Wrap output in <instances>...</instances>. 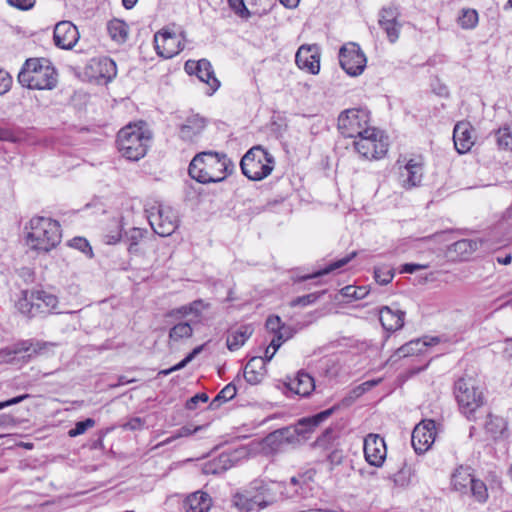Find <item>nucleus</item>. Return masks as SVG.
Here are the masks:
<instances>
[{"instance_id":"f257e3e1","label":"nucleus","mask_w":512,"mask_h":512,"mask_svg":"<svg viewBox=\"0 0 512 512\" xmlns=\"http://www.w3.org/2000/svg\"><path fill=\"white\" fill-rule=\"evenodd\" d=\"M275 483L255 479L236 489L231 495V506L238 512H260L278 500Z\"/></svg>"},{"instance_id":"f03ea898","label":"nucleus","mask_w":512,"mask_h":512,"mask_svg":"<svg viewBox=\"0 0 512 512\" xmlns=\"http://www.w3.org/2000/svg\"><path fill=\"white\" fill-rule=\"evenodd\" d=\"M153 134L144 121L129 123L117 134V147L126 160H140L145 157Z\"/></svg>"},{"instance_id":"7ed1b4c3","label":"nucleus","mask_w":512,"mask_h":512,"mask_svg":"<svg viewBox=\"0 0 512 512\" xmlns=\"http://www.w3.org/2000/svg\"><path fill=\"white\" fill-rule=\"evenodd\" d=\"M18 81L29 89L52 90L57 85V73L49 60L30 58L19 72Z\"/></svg>"},{"instance_id":"20e7f679","label":"nucleus","mask_w":512,"mask_h":512,"mask_svg":"<svg viewBox=\"0 0 512 512\" xmlns=\"http://www.w3.org/2000/svg\"><path fill=\"white\" fill-rule=\"evenodd\" d=\"M61 241L60 225L57 221L45 217L30 220L27 244L34 250L48 252Z\"/></svg>"},{"instance_id":"39448f33","label":"nucleus","mask_w":512,"mask_h":512,"mask_svg":"<svg viewBox=\"0 0 512 512\" xmlns=\"http://www.w3.org/2000/svg\"><path fill=\"white\" fill-rule=\"evenodd\" d=\"M57 305L58 298L43 290H22L15 302L17 310L30 318L54 313Z\"/></svg>"},{"instance_id":"423d86ee","label":"nucleus","mask_w":512,"mask_h":512,"mask_svg":"<svg viewBox=\"0 0 512 512\" xmlns=\"http://www.w3.org/2000/svg\"><path fill=\"white\" fill-rule=\"evenodd\" d=\"M454 394L460 411L472 419L474 413L484 404L483 391L478 381L471 375L465 374L454 385Z\"/></svg>"},{"instance_id":"0eeeda50","label":"nucleus","mask_w":512,"mask_h":512,"mask_svg":"<svg viewBox=\"0 0 512 512\" xmlns=\"http://www.w3.org/2000/svg\"><path fill=\"white\" fill-rule=\"evenodd\" d=\"M351 144L354 151L370 160H380L388 151L387 137L383 131L372 126L367 129V134L358 135Z\"/></svg>"},{"instance_id":"6e6552de","label":"nucleus","mask_w":512,"mask_h":512,"mask_svg":"<svg viewBox=\"0 0 512 512\" xmlns=\"http://www.w3.org/2000/svg\"><path fill=\"white\" fill-rule=\"evenodd\" d=\"M370 113L365 109H347L338 117V130L345 138H356L367 134L370 127Z\"/></svg>"},{"instance_id":"1a4fd4ad","label":"nucleus","mask_w":512,"mask_h":512,"mask_svg":"<svg viewBox=\"0 0 512 512\" xmlns=\"http://www.w3.org/2000/svg\"><path fill=\"white\" fill-rule=\"evenodd\" d=\"M188 173L199 183L223 181L232 172L233 162H189Z\"/></svg>"},{"instance_id":"9d476101","label":"nucleus","mask_w":512,"mask_h":512,"mask_svg":"<svg viewBox=\"0 0 512 512\" xmlns=\"http://www.w3.org/2000/svg\"><path fill=\"white\" fill-rule=\"evenodd\" d=\"M339 62L347 74L358 76L364 71L367 60L358 44L347 43L340 48Z\"/></svg>"},{"instance_id":"9b49d317","label":"nucleus","mask_w":512,"mask_h":512,"mask_svg":"<svg viewBox=\"0 0 512 512\" xmlns=\"http://www.w3.org/2000/svg\"><path fill=\"white\" fill-rule=\"evenodd\" d=\"M185 38L183 33L177 34L169 28H164L154 35L157 54L169 59L183 50Z\"/></svg>"},{"instance_id":"f8f14e48","label":"nucleus","mask_w":512,"mask_h":512,"mask_svg":"<svg viewBox=\"0 0 512 512\" xmlns=\"http://www.w3.org/2000/svg\"><path fill=\"white\" fill-rule=\"evenodd\" d=\"M149 222L154 232L159 236H170L178 227V216L171 207H158L156 214H151Z\"/></svg>"},{"instance_id":"ddd939ff","label":"nucleus","mask_w":512,"mask_h":512,"mask_svg":"<svg viewBox=\"0 0 512 512\" xmlns=\"http://www.w3.org/2000/svg\"><path fill=\"white\" fill-rule=\"evenodd\" d=\"M185 71L190 75L195 74L201 82L205 83L208 86L207 94L209 95H212L220 87V82L215 77L212 65L206 59L186 61Z\"/></svg>"},{"instance_id":"4468645a","label":"nucleus","mask_w":512,"mask_h":512,"mask_svg":"<svg viewBox=\"0 0 512 512\" xmlns=\"http://www.w3.org/2000/svg\"><path fill=\"white\" fill-rule=\"evenodd\" d=\"M436 436L435 422L433 420H423L417 424L411 436L412 446L416 453L426 452L434 443Z\"/></svg>"},{"instance_id":"2eb2a0df","label":"nucleus","mask_w":512,"mask_h":512,"mask_svg":"<svg viewBox=\"0 0 512 512\" xmlns=\"http://www.w3.org/2000/svg\"><path fill=\"white\" fill-rule=\"evenodd\" d=\"M386 444L377 434H369L364 439V455L366 461L373 466L380 467L386 458Z\"/></svg>"},{"instance_id":"dca6fc26","label":"nucleus","mask_w":512,"mask_h":512,"mask_svg":"<svg viewBox=\"0 0 512 512\" xmlns=\"http://www.w3.org/2000/svg\"><path fill=\"white\" fill-rule=\"evenodd\" d=\"M54 43L61 49H72L79 39L76 26L70 21H61L55 25Z\"/></svg>"},{"instance_id":"f3484780","label":"nucleus","mask_w":512,"mask_h":512,"mask_svg":"<svg viewBox=\"0 0 512 512\" xmlns=\"http://www.w3.org/2000/svg\"><path fill=\"white\" fill-rule=\"evenodd\" d=\"M295 61L300 69L317 74L320 70L319 47L315 44L302 45L296 53Z\"/></svg>"},{"instance_id":"a211bd4d","label":"nucleus","mask_w":512,"mask_h":512,"mask_svg":"<svg viewBox=\"0 0 512 512\" xmlns=\"http://www.w3.org/2000/svg\"><path fill=\"white\" fill-rule=\"evenodd\" d=\"M337 405L321 411L320 413L300 419L295 425H293L296 432H298V437L300 441H305L309 438V435L315 430V428L328 417H330L334 411L337 409Z\"/></svg>"},{"instance_id":"6ab92c4d","label":"nucleus","mask_w":512,"mask_h":512,"mask_svg":"<svg viewBox=\"0 0 512 512\" xmlns=\"http://www.w3.org/2000/svg\"><path fill=\"white\" fill-rule=\"evenodd\" d=\"M473 129L469 122H458L453 131L454 145L459 154L468 152L474 144Z\"/></svg>"},{"instance_id":"aec40b11","label":"nucleus","mask_w":512,"mask_h":512,"mask_svg":"<svg viewBox=\"0 0 512 512\" xmlns=\"http://www.w3.org/2000/svg\"><path fill=\"white\" fill-rule=\"evenodd\" d=\"M423 168L421 162H406L399 168V180L403 187L412 188L417 186L422 179Z\"/></svg>"},{"instance_id":"412c9836","label":"nucleus","mask_w":512,"mask_h":512,"mask_svg":"<svg viewBox=\"0 0 512 512\" xmlns=\"http://www.w3.org/2000/svg\"><path fill=\"white\" fill-rule=\"evenodd\" d=\"M405 312L399 309H392L383 306L379 311V320L383 328L387 331H397L404 325Z\"/></svg>"},{"instance_id":"4be33fe9","label":"nucleus","mask_w":512,"mask_h":512,"mask_svg":"<svg viewBox=\"0 0 512 512\" xmlns=\"http://www.w3.org/2000/svg\"><path fill=\"white\" fill-rule=\"evenodd\" d=\"M266 374V365L263 357H252L244 368V378L251 385L259 384Z\"/></svg>"},{"instance_id":"5701e85b","label":"nucleus","mask_w":512,"mask_h":512,"mask_svg":"<svg viewBox=\"0 0 512 512\" xmlns=\"http://www.w3.org/2000/svg\"><path fill=\"white\" fill-rule=\"evenodd\" d=\"M273 162H239L243 174L250 180L260 181L271 174Z\"/></svg>"},{"instance_id":"b1692460","label":"nucleus","mask_w":512,"mask_h":512,"mask_svg":"<svg viewBox=\"0 0 512 512\" xmlns=\"http://www.w3.org/2000/svg\"><path fill=\"white\" fill-rule=\"evenodd\" d=\"M185 512H208L212 506V499L208 493L196 491L184 501Z\"/></svg>"},{"instance_id":"393cba45","label":"nucleus","mask_w":512,"mask_h":512,"mask_svg":"<svg viewBox=\"0 0 512 512\" xmlns=\"http://www.w3.org/2000/svg\"><path fill=\"white\" fill-rule=\"evenodd\" d=\"M206 127V119L193 115L186 119L185 123L180 127V137L185 141H191Z\"/></svg>"},{"instance_id":"a878e982","label":"nucleus","mask_w":512,"mask_h":512,"mask_svg":"<svg viewBox=\"0 0 512 512\" xmlns=\"http://www.w3.org/2000/svg\"><path fill=\"white\" fill-rule=\"evenodd\" d=\"M288 388L300 396H308L315 389L314 379L306 372H298Z\"/></svg>"},{"instance_id":"bb28decb","label":"nucleus","mask_w":512,"mask_h":512,"mask_svg":"<svg viewBox=\"0 0 512 512\" xmlns=\"http://www.w3.org/2000/svg\"><path fill=\"white\" fill-rule=\"evenodd\" d=\"M474 478L467 467H459L452 474L451 483L456 491L466 492Z\"/></svg>"},{"instance_id":"cd10ccee","label":"nucleus","mask_w":512,"mask_h":512,"mask_svg":"<svg viewBox=\"0 0 512 512\" xmlns=\"http://www.w3.org/2000/svg\"><path fill=\"white\" fill-rule=\"evenodd\" d=\"M193 335V328L189 322H178L169 330V346L183 339H189Z\"/></svg>"},{"instance_id":"c85d7f7f","label":"nucleus","mask_w":512,"mask_h":512,"mask_svg":"<svg viewBox=\"0 0 512 512\" xmlns=\"http://www.w3.org/2000/svg\"><path fill=\"white\" fill-rule=\"evenodd\" d=\"M431 344L432 342H427L421 339L412 340L401 346L396 351V354L399 357H408L416 354H422L427 350V347L430 346Z\"/></svg>"},{"instance_id":"c756f323","label":"nucleus","mask_w":512,"mask_h":512,"mask_svg":"<svg viewBox=\"0 0 512 512\" xmlns=\"http://www.w3.org/2000/svg\"><path fill=\"white\" fill-rule=\"evenodd\" d=\"M356 256H357V252L353 251L349 255H347L346 257L332 262L331 264H329L324 269L316 271V272H314V273H312L310 275H305V276L301 277V280L304 281V280H308V279H312V278H317V277L329 274L330 272H333L334 270L342 268L343 266L348 264Z\"/></svg>"},{"instance_id":"7c9ffc66","label":"nucleus","mask_w":512,"mask_h":512,"mask_svg":"<svg viewBox=\"0 0 512 512\" xmlns=\"http://www.w3.org/2000/svg\"><path fill=\"white\" fill-rule=\"evenodd\" d=\"M495 138L499 149L512 152V123L498 129Z\"/></svg>"},{"instance_id":"2f4dec72","label":"nucleus","mask_w":512,"mask_h":512,"mask_svg":"<svg viewBox=\"0 0 512 512\" xmlns=\"http://www.w3.org/2000/svg\"><path fill=\"white\" fill-rule=\"evenodd\" d=\"M237 393V388L233 383L227 384L210 403L211 409H217L222 403L232 400Z\"/></svg>"},{"instance_id":"473e14b6","label":"nucleus","mask_w":512,"mask_h":512,"mask_svg":"<svg viewBox=\"0 0 512 512\" xmlns=\"http://www.w3.org/2000/svg\"><path fill=\"white\" fill-rule=\"evenodd\" d=\"M108 32L112 39L116 41H125L127 38V26L126 24L118 19H114L108 23Z\"/></svg>"},{"instance_id":"72a5a7b5","label":"nucleus","mask_w":512,"mask_h":512,"mask_svg":"<svg viewBox=\"0 0 512 512\" xmlns=\"http://www.w3.org/2000/svg\"><path fill=\"white\" fill-rule=\"evenodd\" d=\"M481 241L462 239L451 245V249L460 255H469L478 249Z\"/></svg>"},{"instance_id":"f704fd0d","label":"nucleus","mask_w":512,"mask_h":512,"mask_svg":"<svg viewBox=\"0 0 512 512\" xmlns=\"http://www.w3.org/2000/svg\"><path fill=\"white\" fill-rule=\"evenodd\" d=\"M459 25L464 29H472L478 23V13L474 9H463L458 18Z\"/></svg>"},{"instance_id":"c9c22d12","label":"nucleus","mask_w":512,"mask_h":512,"mask_svg":"<svg viewBox=\"0 0 512 512\" xmlns=\"http://www.w3.org/2000/svg\"><path fill=\"white\" fill-rule=\"evenodd\" d=\"M472 496L480 503H483L488 498V491L485 483L481 480L474 479L468 488Z\"/></svg>"},{"instance_id":"e433bc0d","label":"nucleus","mask_w":512,"mask_h":512,"mask_svg":"<svg viewBox=\"0 0 512 512\" xmlns=\"http://www.w3.org/2000/svg\"><path fill=\"white\" fill-rule=\"evenodd\" d=\"M374 277L380 285H387L394 277V270L389 266H379L374 270Z\"/></svg>"},{"instance_id":"4c0bfd02","label":"nucleus","mask_w":512,"mask_h":512,"mask_svg":"<svg viewBox=\"0 0 512 512\" xmlns=\"http://www.w3.org/2000/svg\"><path fill=\"white\" fill-rule=\"evenodd\" d=\"M277 431L279 433L275 434L273 437H282L284 438V441L286 444H299L301 443L299 437H298V432H296V430L294 429L293 426H287V427H283L281 429H277Z\"/></svg>"},{"instance_id":"58836bf2","label":"nucleus","mask_w":512,"mask_h":512,"mask_svg":"<svg viewBox=\"0 0 512 512\" xmlns=\"http://www.w3.org/2000/svg\"><path fill=\"white\" fill-rule=\"evenodd\" d=\"M273 160L270 154L260 145L249 149L241 160Z\"/></svg>"},{"instance_id":"ea45409f","label":"nucleus","mask_w":512,"mask_h":512,"mask_svg":"<svg viewBox=\"0 0 512 512\" xmlns=\"http://www.w3.org/2000/svg\"><path fill=\"white\" fill-rule=\"evenodd\" d=\"M203 349V346H198L194 348L183 360H181L178 364L174 365L173 367L162 370L160 374L163 375H169L170 373L174 371H178L180 369H183L188 363H190Z\"/></svg>"},{"instance_id":"a19ab883","label":"nucleus","mask_w":512,"mask_h":512,"mask_svg":"<svg viewBox=\"0 0 512 512\" xmlns=\"http://www.w3.org/2000/svg\"><path fill=\"white\" fill-rule=\"evenodd\" d=\"M203 349V346H198L194 348L183 360H181L178 364L174 365L173 367L162 370L160 374L163 375H169L170 373L174 371H178L180 369H183L188 363H190Z\"/></svg>"},{"instance_id":"79ce46f5","label":"nucleus","mask_w":512,"mask_h":512,"mask_svg":"<svg viewBox=\"0 0 512 512\" xmlns=\"http://www.w3.org/2000/svg\"><path fill=\"white\" fill-rule=\"evenodd\" d=\"M379 25L386 32L387 37L391 43L397 41L401 28V25L398 21L389 22V20H387L386 22L379 23Z\"/></svg>"},{"instance_id":"37998d69","label":"nucleus","mask_w":512,"mask_h":512,"mask_svg":"<svg viewBox=\"0 0 512 512\" xmlns=\"http://www.w3.org/2000/svg\"><path fill=\"white\" fill-rule=\"evenodd\" d=\"M325 292L322 291V292H315V293H310V294H307V295H303V296H300V297H297L295 299H293L291 302H290V306L292 307H295V306H308V305H311L313 303H315L320 297L321 295H323Z\"/></svg>"},{"instance_id":"c03bdc74","label":"nucleus","mask_w":512,"mask_h":512,"mask_svg":"<svg viewBox=\"0 0 512 512\" xmlns=\"http://www.w3.org/2000/svg\"><path fill=\"white\" fill-rule=\"evenodd\" d=\"M94 426H95V420L92 418H87L84 421L77 422L75 424V427L68 431V435L70 437H76V436L82 435L87 431V429L92 428Z\"/></svg>"},{"instance_id":"a18cd8bd","label":"nucleus","mask_w":512,"mask_h":512,"mask_svg":"<svg viewBox=\"0 0 512 512\" xmlns=\"http://www.w3.org/2000/svg\"><path fill=\"white\" fill-rule=\"evenodd\" d=\"M266 328L274 333L275 335L276 334H280V332H284V333H290V331H288V329H286L282 323H281V319L279 316H270L267 318L266 320Z\"/></svg>"},{"instance_id":"49530a36","label":"nucleus","mask_w":512,"mask_h":512,"mask_svg":"<svg viewBox=\"0 0 512 512\" xmlns=\"http://www.w3.org/2000/svg\"><path fill=\"white\" fill-rule=\"evenodd\" d=\"M292 336L291 333L280 332V334H276L272 339L269 347L272 349L271 355H267V360L270 361L282 343L288 340Z\"/></svg>"},{"instance_id":"de8ad7c7","label":"nucleus","mask_w":512,"mask_h":512,"mask_svg":"<svg viewBox=\"0 0 512 512\" xmlns=\"http://www.w3.org/2000/svg\"><path fill=\"white\" fill-rule=\"evenodd\" d=\"M70 246L75 249L80 250L81 252L88 255L89 257H92V255H93L92 248H91L89 242L85 238H82V237L73 238L70 241Z\"/></svg>"},{"instance_id":"09e8293b","label":"nucleus","mask_w":512,"mask_h":512,"mask_svg":"<svg viewBox=\"0 0 512 512\" xmlns=\"http://www.w3.org/2000/svg\"><path fill=\"white\" fill-rule=\"evenodd\" d=\"M277 433H279V432L277 430H275V431L271 432L270 434H268L264 439L265 445L270 447L272 450H279L284 445H286L284 438H282V437L274 438L273 437Z\"/></svg>"},{"instance_id":"8fccbe9b","label":"nucleus","mask_w":512,"mask_h":512,"mask_svg":"<svg viewBox=\"0 0 512 512\" xmlns=\"http://www.w3.org/2000/svg\"><path fill=\"white\" fill-rule=\"evenodd\" d=\"M411 477V470L408 467H403L394 475V483L399 486L408 485Z\"/></svg>"},{"instance_id":"3c124183","label":"nucleus","mask_w":512,"mask_h":512,"mask_svg":"<svg viewBox=\"0 0 512 512\" xmlns=\"http://www.w3.org/2000/svg\"><path fill=\"white\" fill-rule=\"evenodd\" d=\"M230 7L235 11L237 15L242 18H248L250 16L249 10L246 8L243 0H228Z\"/></svg>"},{"instance_id":"603ef678","label":"nucleus","mask_w":512,"mask_h":512,"mask_svg":"<svg viewBox=\"0 0 512 512\" xmlns=\"http://www.w3.org/2000/svg\"><path fill=\"white\" fill-rule=\"evenodd\" d=\"M11 85L12 77L6 70L0 68V95L7 93L10 90Z\"/></svg>"},{"instance_id":"864d4df0","label":"nucleus","mask_w":512,"mask_h":512,"mask_svg":"<svg viewBox=\"0 0 512 512\" xmlns=\"http://www.w3.org/2000/svg\"><path fill=\"white\" fill-rule=\"evenodd\" d=\"M398 16H399V13L396 8H392V7L384 8L380 12L379 23L386 22L387 20H389V22L398 21L397 20Z\"/></svg>"},{"instance_id":"5fc2aeb1","label":"nucleus","mask_w":512,"mask_h":512,"mask_svg":"<svg viewBox=\"0 0 512 512\" xmlns=\"http://www.w3.org/2000/svg\"><path fill=\"white\" fill-rule=\"evenodd\" d=\"M226 344L230 351H235L244 345V342L243 340H240L239 334L236 331H233L228 335Z\"/></svg>"},{"instance_id":"6e6d98bb","label":"nucleus","mask_w":512,"mask_h":512,"mask_svg":"<svg viewBox=\"0 0 512 512\" xmlns=\"http://www.w3.org/2000/svg\"><path fill=\"white\" fill-rule=\"evenodd\" d=\"M193 312V307H189L188 305H184L175 309H172L168 312L167 317L180 319L185 317Z\"/></svg>"},{"instance_id":"4d7b16f0","label":"nucleus","mask_w":512,"mask_h":512,"mask_svg":"<svg viewBox=\"0 0 512 512\" xmlns=\"http://www.w3.org/2000/svg\"><path fill=\"white\" fill-rule=\"evenodd\" d=\"M98 65L105 68L107 75L102 74V76L107 77L108 79H111L116 75V67L115 63L110 59H103L98 62Z\"/></svg>"},{"instance_id":"13d9d810","label":"nucleus","mask_w":512,"mask_h":512,"mask_svg":"<svg viewBox=\"0 0 512 512\" xmlns=\"http://www.w3.org/2000/svg\"><path fill=\"white\" fill-rule=\"evenodd\" d=\"M209 400L208 398V395L206 393H199V394H196L194 395L193 397H191L187 402H186V408L188 410H194L196 409L197 405L199 402H207Z\"/></svg>"},{"instance_id":"bf43d9fd","label":"nucleus","mask_w":512,"mask_h":512,"mask_svg":"<svg viewBox=\"0 0 512 512\" xmlns=\"http://www.w3.org/2000/svg\"><path fill=\"white\" fill-rule=\"evenodd\" d=\"M8 4L19 10H30L34 7L36 0H7Z\"/></svg>"},{"instance_id":"052dcab7","label":"nucleus","mask_w":512,"mask_h":512,"mask_svg":"<svg viewBox=\"0 0 512 512\" xmlns=\"http://www.w3.org/2000/svg\"><path fill=\"white\" fill-rule=\"evenodd\" d=\"M31 347H32V345H27V343L23 342V343L16 345V347L13 350L1 351L0 356H2V355L11 356V355L19 354L22 352H28V351H30Z\"/></svg>"},{"instance_id":"680f3d73","label":"nucleus","mask_w":512,"mask_h":512,"mask_svg":"<svg viewBox=\"0 0 512 512\" xmlns=\"http://www.w3.org/2000/svg\"><path fill=\"white\" fill-rule=\"evenodd\" d=\"M145 231L140 228H132L127 233V239L130 243L138 244L139 241L144 237Z\"/></svg>"},{"instance_id":"e2e57ef3","label":"nucleus","mask_w":512,"mask_h":512,"mask_svg":"<svg viewBox=\"0 0 512 512\" xmlns=\"http://www.w3.org/2000/svg\"><path fill=\"white\" fill-rule=\"evenodd\" d=\"M145 421L140 417H135L126 422L123 427L128 430H138L144 426Z\"/></svg>"},{"instance_id":"0e129e2a","label":"nucleus","mask_w":512,"mask_h":512,"mask_svg":"<svg viewBox=\"0 0 512 512\" xmlns=\"http://www.w3.org/2000/svg\"><path fill=\"white\" fill-rule=\"evenodd\" d=\"M428 265L424 264H414V263H406L402 265L400 272L401 273H414L420 269H426Z\"/></svg>"},{"instance_id":"69168bd1","label":"nucleus","mask_w":512,"mask_h":512,"mask_svg":"<svg viewBox=\"0 0 512 512\" xmlns=\"http://www.w3.org/2000/svg\"><path fill=\"white\" fill-rule=\"evenodd\" d=\"M28 397H29L28 394H23V395L11 398L9 400L0 402V410L3 409V408H6L8 406H12V405L18 404V403L22 402L23 400L27 399Z\"/></svg>"},{"instance_id":"338daca9","label":"nucleus","mask_w":512,"mask_h":512,"mask_svg":"<svg viewBox=\"0 0 512 512\" xmlns=\"http://www.w3.org/2000/svg\"><path fill=\"white\" fill-rule=\"evenodd\" d=\"M236 332L239 334L240 340H243L245 343L249 337L252 335L253 329L251 326L245 325L241 326Z\"/></svg>"},{"instance_id":"774afa93","label":"nucleus","mask_w":512,"mask_h":512,"mask_svg":"<svg viewBox=\"0 0 512 512\" xmlns=\"http://www.w3.org/2000/svg\"><path fill=\"white\" fill-rule=\"evenodd\" d=\"M203 428V426H196L195 428H191L189 426H183L181 427L179 430H178V436L181 437H188L196 432H198L199 430H201Z\"/></svg>"}]
</instances>
